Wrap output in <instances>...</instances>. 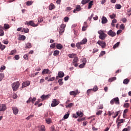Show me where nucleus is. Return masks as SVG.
<instances>
[{
  "label": "nucleus",
  "instance_id": "1",
  "mask_svg": "<svg viewBox=\"0 0 131 131\" xmlns=\"http://www.w3.org/2000/svg\"><path fill=\"white\" fill-rule=\"evenodd\" d=\"M13 91L14 92H16L17 91L18 89H19V86H20V82L19 81H16L11 84Z\"/></svg>",
  "mask_w": 131,
  "mask_h": 131
},
{
  "label": "nucleus",
  "instance_id": "2",
  "mask_svg": "<svg viewBox=\"0 0 131 131\" xmlns=\"http://www.w3.org/2000/svg\"><path fill=\"white\" fill-rule=\"evenodd\" d=\"M97 43L100 46L102 49L106 47V42L102 40H99L97 41Z\"/></svg>",
  "mask_w": 131,
  "mask_h": 131
},
{
  "label": "nucleus",
  "instance_id": "3",
  "mask_svg": "<svg viewBox=\"0 0 131 131\" xmlns=\"http://www.w3.org/2000/svg\"><path fill=\"white\" fill-rule=\"evenodd\" d=\"M59 102L57 101V99H53L51 103V107H56V106H58V105H59Z\"/></svg>",
  "mask_w": 131,
  "mask_h": 131
},
{
  "label": "nucleus",
  "instance_id": "4",
  "mask_svg": "<svg viewBox=\"0 0 131 131\" xmlns=\"http://www.w3.org/2000/svg\"><path fill=\"white\" fill-rule=\"evenodd\" d=\"M51 96V94H48V95H45L43 94L40 98L42 99V100H48V99H49V98H50V96Z\"/></svg>",
  "mask_w": 131,
  "mask_h": 131
},
{
  "label": "nucleus",
  "instance_id": "5",
  "mask_svg": "<svg viewBox=\"0 0 131 131\" xmlns=\"http://www.w3.org/2000/svg\"><path fill=\"white\" fill-rule=\"evenodd\" d=\"M28 85H30V81H27L23 83L21 88H26V86H28Z\"/></svg>",
  "mask_w": 131,
  "mask_h": 131
},
{
  "label": "nucleus",
  "instance_id": "6",
  "mask_svg": "<svg viewBox=\"0 0 131 131\" xmlns=\"http://www.w3.org/2000/svg\"><path fill=\"white\" fill-rule=\"evenodd\" d=\"M107 34L110 36H112V37H114V36H115V32H113L112 30H110L107 32Z\"/></svg>",
  "mask_w": 131,
  "mask_h": 131
},
{
  "label": "nucleus",
  "instance_id": "7",
  "mask_svg": "<svg viewBox=\"0 0 131 131\" xmlns=\"http://www.w3.org/2000/svg\"><path fill=\"white\" fill-rule=\"evenodd\" d=\"M51 74V72L50 71V70L49 69H45L43 70V71H42V74Z\"/></svg>",
  "mask_w": 131,
  "mask_h": 131
},
{
  "label": "nucleus",
  "instance_id": "8",
  "mask_svg": "<svg viewBox=\"0 0 131 131\" xmlns=\"http://www.w3.org/2000/svg\"><path fill=\"white\" fill-rule=\"evenodd\" d=\"M12 109L14 115H17V114H18V113L19 112V110L18 109V108H17V107H12Z\"/></svg>",
  "mask_w": 131,
  "mask_h": 131
},
{
  "label": "nucleus",
  "instance_id": "9",
  "mask_svg": "<svg viewBox=\"0 0 131 131\" xmlns=\"http://www.w3.org/2000/svg\"><path fill=\"white\" fill-rule=\"evenodd\" d=\"M99 37L100 39H101V40H104V39H105L106 37H107V34H106L105 33L100 34L99 35Z\"/></svg>",
  "mask_w": 131,
  "mask_h": 131
},
{
  "label": "nucleus",
  "instance_id": "10",
  "mask_svg": "<svg viewBox=\"0 0 131 131\" xmlns=\"http://www.w3.org/2000/svg\"><path fill=\"white\" fill-rule=\"evenodd\" d=\"M101 19H102V21H101L102 24H106V23L108 22V19H107V18H106V17L105 16H102Z\"/></svg>",
  "mask_w": 131,
  "mask_h": 131
},
{
  "label": "nucleus",
  "instance_id": "11",
  "mask_svg": "<svg viewBox=\"0 0 131 131\" xmlns=\"http://www.w3.org/2000/svg\"><path fill=\"white\" fill-rule=\"evenodd\" d=\"M5 110H7V106L6 104H2V106L0 105V111H5Z\"/></svg>",
  "mask_w": 131,
  "mask_h": 131
},
{
  "label": "nucleus",
  "instance_id": "12",
  "mask_svg": "<svg viewBox=\"0 0 131 131\" xmlns=\"http://www.w3.org/2000/svg\"><path fill=\"white\" fill-rule=\"evenodd\" d=\"M78 93V90H76V91H71L70 92V95L71 96H74V97H75L77 95Z\"/></svg>",
  "mask_w": 131,
  "mask_h": 131
},
{
  "label": "nucleus",
  "instance_id": "13",
  "mask_svg": "<svg viewBox=\"0 0 131 131\" xmlns=\"http://www.w3.org/2000/svg\"><path fill=\"white\" fill-rule=\"evenodd\" d=\"M76 115L78 116V117H82L83 116V113H82L80 111H78L76 112Z\"/></svg>",
  "mask_w": 131,
  "mask_h": 131
},
{
  "label": "nucleus",
  "instance_id": "14",
  "mask_svg": "<svg viewBox=\"0 0 131 131\" xmlns=\"http://www.w3.org/2000/svg\"><path fill=\"white\" fill-rule=\"evenodd\" d=\"M58 75L60 78H62L63 76H65V74L62 71H59L58 73Z\"/></svg>",
  "mask_w": 131,
  "mask_h": 131
},
{
  "label": "nucleus",
  "instance_id": "15",
  "mask_svg": "<svg viewBox=\"0 0 131 131\" xmlns=\"http://www.w3.org/2000/svg\"><path fill=\"white\" fill-rule=\"evenodd\" d=\"M38 128L39 131H46V127L45 125L38 126Z\"/></svg>",
  "mask_w": 131,
  "mask_h": 131
},
{
  "label": "nucleus",
  "instance_id": "16",
  "mask_svg": "<svg viewBox=\"0 0 131 131\" xmlns=\"http://www.w3.org/2000/svg\"><path fill=\"white\" fill-rule=\"evenodd\" d=\"M83 61H84L85 62H83L82 63L80 64L79 66V68H83V67H84V66L85 65V63H86V59L84 58L83 59Z\"/></svg>",
  "mask_w": 131,
  "mask_h": 131
},
{
  "label": "nucleus",
  "instance_id": "17",
  "mask_svg": "<svg viewBox=\"0 0 131 131\" xmlns=\"http://www.w3.org/2000/svg\"><path fill=\"white\" fill-rule=\"evenodd\" d=\"M65 25L62 24L60 26V31H59V33H61V32H64L65 29Z\"/></svg>",
  "mask_w": 131,
  "mask_h": 131
},
{
  "label": "nucleus",
  "instance_id": "18",
  "mask_svg": "<svg viewBox=\"0 0 131 131\" xmlns=\"http://www.w3.org/2000/svg\"><path fill=\"white\" fill-rule=\"evenodd\" d=\"M26 39V36L25 35H21L18 37V40H25Z\"/></svg>",
  "mask_w": 131,
  "mask_h": 131
},
{
  "label": "nucleus",
  "instance_id": "19",
  "mask_svg": "<svg viewBox=\"0 0 131 131\" xmlns=\"http://www.w3.org/2000/svg\"><path fill=\"white\" fill-rule=\"evenodd\" d=\"M59 54H60V51L59 50H55L53 52V56H55V57H57Z\"/></svg>",
  "mask_w": 131,
  "mask_h": 131
},
{
  "label": "nucleus",
  "instance_id": "20",
  "mask_svg": "<svg viewBox=\"0 0 131 131\" xmlns=\"http://www.w3.org/2000/svg\"><path fill=\"white\" fill-rule=\"evenodd\" d=\"M58 82L59 83V85H60V86L63 85V84L64 83V82H63V78H60L58 79Z\"/></svg>",
  "mask_w": 131,
  "mask_h": 131
},
{
  "label": "nucleus",
  "instance_id": "21",
  "mask_svg": "<svg viewBox=\"0 0 131 131\" xmlns=\"http://www.w3.org/2000/svg\"><path fill=\"white\" fill-rule=\"evenodd\" d=\"M81 43H80V42H77L76 45V48L78 49V50H81L82 48H81Z\"/></svg>",
  "mask_w": 131,
  "mask_h": 131
},
{
  "label": "nucleus",
  "instance_id": "22",
  "mask_svg": "<svg viewBox=\"0 0 131 131\" xmlns=\"http://www.w3.org/2000/svg\"><path fill=\"white\" fill-rule=\"evenodd\" d=\"M86 42H88V39L86 38H84L80 42V43H81L82 45H85Z\"/></svg>",
  "mask_w": 131,
  "mask_h": 131
},
{
  "label": "nucleus",
  "instance_id": "23",
  "mask_svg": "<svg viewBox=\"0 0 131 131\" xmlns=\"http://www.w3.org/2000/svg\"><path fill=\"white\" fill-rule=\"evenodd\" d=\"M56 48L58 50H62V49H63V46L60 43L57 44L56 45Z\"/></svg>",
  "mask_w": 131,
  "mask_h": 131
},
{
  "label": "nucleus",
  "instance_id": "24",
  "mask_svg": "<svg viewBox=\"0 0 131 131\" xmlns=\"http://www.w3.org/2000/svg\"><path fill=\"white\" fill-rule=\"evenodd\" d=\"M69 115H70V111H69L67 114L63 116L64 119H67L69 117Z\"/></svg>",
  "mask_w": 131,
  "mask_h": 131
},
{
  "label": "nucleus",
  "instance_id": "25",
  "mask_svg": "<svg viewBox=\"0 0 131 131\" xmlns=\"http://www.w3.org/2000/svg\"><path fill=\"white\" fill-rule=\"evenodd\" d=\"M77 62H78V57H75L73 60V65H74V64H75V63H77Z\"/></svg>",
  "mask_w": 131,
  "mask_h": 131
},
{
  "label": "nucleus",
  "instance_id": "26",
  "mask_svg": "<svg viewBox=\"0 0 131 131\" xmlns=\"http://www.w3.org/2000/svg\"><path fill=\"white\" fill-rule=\"evenodd\" d=\"M28 26H34V22H33V20H30L29 23L27 24Z\"/></svg>",
  "mask_w": 131,
  "mask_h": 131
},
{
  "label": "nucleus",
  "instance_id": "27",
  "mask_svg": "<svg viewBox=\"0 0 131 131\" xmlns=\"http://www.w3.org/2000/svg\"><path fill=\"white\" fill-rule=\"evenodd\" d=\"M49 10L50 11H52V10H54V9H55V5H54V4L51 3L50 4V6H49Z\"/></svg>",
  "mask_w": 131,
  "mask_h": 131
},
{
  "label": "nucleus",
  "instance_id": "28",
  "mask_svg": "<svg viewBox=\"0 0 131 131\" xmlns=\"http://www.w3.org/2000/svg\"><path fill=\"white\" fill-rule=\"evenodd\" d=\"M94 3L93 1H91L89 2V5H88V9L90 10V9H92V6H93V3Z\"/></svg>",
  "mask_w": 131,
  "mask_h": 131
},
{
  "label": "nucleus",
  "instance_id": "29",
  "mask_svg": "<svg viewBox=\"0 0 131 131\" xmlns=\"http://www.w3.org/2000/svg\"><path fill=\"white\" fill-rule=\"evenodd\" d=\"M5 49H6V46L3 45L0 42V50H1V51H4Z\"/></svg>",
  "mask_w": 131,
  "mask_h": 131
},
{
  "label": "nucleus",
  "instance_id": "30",
  "mask_svg": "<svg viewBox=\"0 0 131 131\" xmlns=\"http://www.w3.org/2000/svg\"><path fill=\"white\" fill-rule=\"evenodd\" d=\"M76 10H77V12H79V11L81 10V7H80V5H77L76 6Z\"/></svg>",
  "mask_w": 131,
  "mask_h": 131
},
{
  "label": "nucleus",
  "instance_id": "31",
  "mask_svg": "<svg viewBox=\"0 0 131 131\" xmlns=\"http://www.w3.org/2000/svg\"><path fill=\"white\" fill-rule=\"evenodd\" d=\"M76 54L73 53V54H70L68 55L70 59H73V58H74V56H76Z\"/></svg>",
  "mask_w": 131,
  "mask_h": 131
},
{
  "label": "nucleus",
  "instance_id": "32",
  "mask_svg": "<svg viewBox=\"0 0 131 131\" xmlns=\"http://www.w3.org/2000/svg\"><path fill=\"white\" fill-rule=\"evenodd\" d=\"M128 82H129V79L126 78L123 80V83H124V84H127Z\"/></svg>",
  "mask_w": 131,
  "mask_h": 131
},
{
  "label": "nucleus",
  "instance_id": "33",
  "mask_svg": "<svg viewBox=\"0 0 131 131\" xmlns=\"http://www.w3.org/2000/svg\"><path fill=\"white\" fill-rule=\"evenodd\" d=\"M92 89V92H97V91L99 90V88H98V86L95 85L93 89Z\"/></svg>",
  "mask_w": 131,
  "mask_h": 131
},
{
  "label": "nucleus",
  "instance_id": "34",
  "mask_svg": "<svg viewBox=\"0 0 131 131\" xmlns=\"http://www.w3.org/2000/svg\"><path fill=\"white\" fill-rule=\"evenodd\" d=\"M90 1L91 0H82L81 4L82 5H85L86 4H88Z\"/></svg>",
  "mask_w": 131,
  "mask_h": 131
},
{
  "label": "nucleus",
  "instance_id": "35",
  "mask_svg": "<svg viewBox=\"0 0 131 131\" xmlns=\"http://www.w3.org/2000/svg\"><path fill=\"white\" fill-rule=\"evenodd\" d=\"M31 47V43L30 42H28L26 45V48H27V49H30Z\"/></svg>",
  "mask_w": 131,
  "mask_h": 131
},
{
  "label": "nucleus",
  "instance_id": "36",
  "mask_svg": "<svg viewBox=\"0 0 131 131\" xmlns=\"http://www.w3.org/2000/svg\"><path fill=\"white\" fill-rule=\"evenodd\" d=\"M115 104L119 105L120 103L119 102V98L118 97L115 98Z\"/></svg>",
  "mask_w": 131,
  "mask_h": 131
},
{
  "label": "nucleus",
  "instance_id": "37",
  "mask_svg": "<svg viewBox=\"0 0 131 131\" xmlns=\"http://www.w3.org/2000/svg\"><path fill=\"white\" fill-rule=\"evenodd\" d=\"M5 35V33L3 29H0V36H4Z\"/></svg>",
  "mask_w": 131,
  "mask_h": 131
},
{
  "label": "nucleus",
  "instance_id": "38",
  "mask_svg": "<svg viewBox=\"0 0 131 131\" xmlns=\"http://www.w3.org/2000/svg\"><path fill=\"white\" fill-rule=\"evenodd\" d=\"M5 77V74L4 73H0V81H2Z\"/></svg>",
  "mask_w": 131,
  "mask_h": 131
},
{
  "label": "nucleus",
  "instance_id": "39",
  "mask_svg": "<svg viewBox=\"0 0 131 131\" xmlns=\"http://www.w3.org/2000/svg\"><path fill=\"white\" fill-rule=\"evenodd\" d=\"M4 28L5 29H9V28H10V25H9L8 24H5L4 25Z\"/></svg>",
  "mask_w": 131,
  "mask_h": 131
},
{
  "label": "nucleus",
  "instance_id": "40",
  "mask_svg": "<svg viewBox=\"0 0 131 131\" xmlns=\"http://www.w3.org/2000/svg\"><path fill=\"white\" fill-rule=\"evenodd\" d=\"M115 8H117V10H120V9H121V5L120 4H116Z\"/></svg>",
  "mask_w": 131,
  "mask_h": 131
},
{
  "label": "nucleus",
  "instance_id": "41",
  "mask_svg": "<svg viewBox=\"0 0 131 131\" xmlns=\"http://www.w3.org/2000/svg\"><path fill=\"white\" fill-rule=\"evenodd\" d=\"M73 105H74V103H70L68 105H66V107L67 108H71V107H72V106H73Z\"/></svg>",
  "mask_w": 131,
  "mask_h": 131
},
{
  "label": "nucleus",
  "instance_id": "42",
  "mask_svg": "<svg viewBox=\"0 0 131 131\" xmlns=\"http://www.w3.org/2000/svg\"><path fill=\"white\" fill-rule=\"evenodd\" d=\"M23 31H24L25 33H28V32H29V29L28 28H27V29L24 28L21 32H23Z\"/></svg>",
  "mask_w": 131,
  "mask_h": 131
},
{
  "label": "nucleus",
  "instance_id": "43",
  "mask_svg": "<svg viewBox=\"0 0 131 131\" xmlns=\"http://www.w3.org/2000/svg\"><path fill=\"white\" fill-rule=\"evenodd\" d=\"M84 120H85V117H83V118L77 119V121L78 122H81V121H84Z\"/></svg>",
  "mask_w": 131,
  "mask_h": 131
},
{
  "label": "nucleus",
  "instance_id": "44",
  "mask_svg": "<svg viewBox=\"0 0 131 131\" xmlns=\"http://www.w3.org/2000/svg\"><path fill=\"white\" fill-rule=\"evenodd\" d=\"M114 80H115V77L110 78L108 79V82H112V81H114Z\"/></svg>",
  "mask_w": 131,
  "mask_h": 131
},
{
  "label": "nucleus",
  "instance_id": "45",
  "mask_svg": "<svg viewBox=\"0 0 131 131\" xmlns=\"http://www.w3.org/2000/svg\"><path fill=\"white\" fill-rule=\"evenodd\" d=\"M33 117H34V115H31L29 116L28 117H27L26 118V119H27V120H29V119H31Z\"/></svg>",
  "mask_w": 131,
  "mask_h": 131
},
{
  "label": "nucleus",
  "instance_id": "46",
  "mask_svg": "<svg viewBox=\"0 0 131 131\" xmlns=\"http://www.w3.org/2000/svg\"><path fill=\"white\" fill-rule=\"evenodd\" d=\"M105 54H106V52L105 51H101L99 55V57H102V56H104Z\"/></svg>",
  "mask_w": 131,
  "mask_h": 131
},
{
  "label": "nucleus",
  "instance_id": "47",
  "mask_svg": "<svg viewBox=\"0 0 131 131\" xmlns=\"http://www.w3.org/2000/svg\"><path fill=\"white\" fill-rule=\"evenodd\" d=\"M111 25L112 27H115V19H114L112 20V22L111 23Z\"/></svg>",
  "mask_w": 131,
  "mask_h": 131
},
{
  "label": "nucleus",
  "instance_id": "48",
  "mask_svg": "<svg viewBox=\"0 0 131 131\" xmlns=\"http://www.w3.org/2000/svg\"><path fill=\"white\" fill-rule=\"evenodd\" d=\"M32 4H33V2L32 1H28L27 2V6H31V5H32Z\"/></svg>",
  "mask_w": 131,
  "mask_h": 131
},
{
  "label": "nucleus",
  "instance_id": "49",
  "mask_svg": "<svg viewBox=\"0 0 131 131\" xmlns=\"http://www.w3.org/2000/svg\"><path fill=\"white\" fill-rule=\"evenodd\" d=\"M46 121L48 124H50L51 123V118L46 119Z\"/></svg>",
  "mask_w": 131,
  "mask_h": 131
},
{
  "label": "nucleus",
  "instance_id": "50",
  "mask_svg": "<svg viewBox=\"0 0 131 131\" xmlns=\"http://www.w3.org/2000/svg\"><path fill=\"white\" fill-rule=\"evenodd\" d=\"M88 28V25L83 26L82 28V31H85L86 30V28Z\"/></svg>",
  "mask_w": 131,
  "mask_h": 131
},
{
  "label": "nucleus",
  "instance_id": "51",
  "mask_svg": "<svg viewBox=\"0 0 131 131\" xmlns=\"http://www.w3.org/2000/svg\"><path fill=\"white\" fill-rule=\"evenodd\" d=\"M42 21H43V19H42V18H41V17H38V23H41V22H42Z\"/></svg>",
  "mask_w": 131,
  "mask_h": 131
},
{
  "label": "nucleus",
  "instance_id": "52",
  "mask_svg": "<svg viewBox=\"0 0 131 131\" xmlns=\"http://www.w3.org/2000/svg\"><path fill=\"white\" fill-rule=\"evenodd\" d=\"M55 47H56V43H53L50 45L51 49H54Z\"/></svg>",
  "mask_w": 131,
  "mask_h": 131
},
{
  "label": "nucleus",
  "instance_id": "53",
  "mask_svg": "<svg viewBox=\"0 0 131 131\" xmlns=\"http://www.w3.org/2000/svg\"><path fill=\"white\" fill-rule=\"evenodd\" d=\"M16 52H17V50H12L10 53V55H14Z\"/></svg>",
  "mask_w": 131,
  "mask_h": 131
},
{
  "label": "nucleus",
  "instance_id": "54",
  "mask_svg": "<svg viewBox=\"0 0 131 131\" xmlns=\"http://www.w3.org/2000/svg\"><path fill=\"white\" fill-rule=\"evenodd\" d=\"M55 80V77H53L52 78H50L48 80V81H54Z\"/></svg>",
  "mask_w": 131,
  "mask_h": 131
},
{
  "label": "nucleus",
  "instance_id": "55",
  "mask_svg": "<svg viewBox=\"0 0 131 131\" xmlns=\"http://www.w3.org/2000/svg\"><path fill=\"white\" fill-rule=\"evenodd\" d=\"M115 102V98H113V99H112L110 101V103L111 104V105H113V104H114V102Z\"/></svg>",
  "mask_w": 131,
  "mask_h": 131
},
{
  "label": "nucleus",
  "instance_id": "56",
  "mask_svg": "<svg viewBox=\"0 0 131 131\" xmlns=\"http://www.w3.org/2000/svg\"><path fill=\"white\" fill-rule=\"evenodd\" d=\"M102 112H103V111H99L98 112H97L96 113V115H97L98 116L101 115V114H102Z\"/></svg>",
  "mask_w": 131,
  "mask_h": 131
},
{
  "label": "nucleus",
  "instance_id": "57",
  "mask_svg": "<svg viewBox=\"0 0 131 131\" xmlns=\"http://www.w3.org/2000/svg\"><path fill=\"white\" fill-rule=\"evenodd\" d=\"M123 107L125 108H128L129 107V103H125L123 105Z\"/></svg>",
  "mask_w": 131,
  "mask_h": 131
},
{
  "label": "nucleus",
  "instance_id": "58",
  "mask_svg": "<svg viewBox=\"0 0 131 131\" xmlns=\"http://www.w3.org/2000/svg\"><path fill=\"white\" fill-rule=\"evenodd\" d=\"M14 59H15V60H19V59H20V57L19 56V55H15L14 56Z\"/></svg>",
  "mask_w": 131,
  "mask_h": 131
},
{
  "label": "nucleus",
  "instance_id": "59",
  "mask_svg": "<svg viewBox=\"0 0 131 131\" xmlns=\"http://www.w3.org/2000/svg\"><path fill=\"white\" fill-rule=\"evenodd\" d=\"M98 34H99L100 35H101V34H103L105 33H104V32L103 31V30H99L98 31Z\"/></svg>",
  "mask_w": 131,
  "mask_h": 131
},
{
  "label": "nucleus",
  "instance_id": "60",
  "mask_svg": "<svg viewBox=\"0 0 131 131\" xmlns=\"http://www.w3.org/2000/svg\"><path fill=\"white\" fill-rule=\"evenodd\" d=\"M92 92H93L92 89H89L87 90V94H88V95H89V94H91V93H92Z\"/></svg>",
  "mask_w": 131,
  "mask_h": 131
},
{
  "label": "nucleus",
  "instance_id": "61",
  "mask_svg": "<svg viewBox=\"0 0 131 131\" xmlns=\"http://www.w3.org/2000/svg\"><path fill=\"white\" fill-rule=\"evenodd\" d=\"M40 102V99H38V100L35 103L34 105L36 106L39 104V102Z\"/></svg>",
  "mask_w": 131,
  "mask_h": 131
},
{
  "label": "nucleus",
  "instance_id": "62",
  "mask_svg": "<svg viewBox=\"0 0 131 131\" xmlns=\"http://www.w3.org/2000/svg\"><path fill=\"white\" fill-rule=\"evenodd\" d=\"M120 29H124V25L123 24H122L121 25H120Z\"/></svg>",
  "mask_w": 131,
  "mask_h": 131
},
{
  "label": "nucleus",
  "instance_id": "63",
  "mask_svg": "<svg viewBox=\"0 0 131 131\" xmlns=\"http://www.w3.org/2000/svg\"><path fill=\"white\" fill-rule=\"evenodd\" d=\"M64 22H68L69 21V17L66 16L64 18Z\"/></svg>",
  "mask_w": 131,
  "mask_h": 131
},
{
  "label": "nucleus",
  "instance_id": "64",
  "mask_svg": "<svg viewBox=\"0 0 131 131\" xmlns=\"http://www.w3.org/2000/svg\"><path fill=\"white\" fill-rule=\"evenodd\" d=\"M35 101H36V98L34 97L33 98L31 99V102L32 103V104L34 103Z\"/></svg>",
  "mask_w": 131,
  "mask_h": 131
}]
</instances>
